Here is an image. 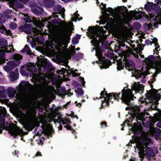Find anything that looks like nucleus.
<instances>
[{
  "label": "nucleus",
  "mask_w": 161,
  "mask_h": 161,
  "mask_svg": "<svg viewBox=\"0 0 161 161\" xmlns=\"http://www.w3.org/2000/svg\"><path fill=\"white\" fill-rule=\"evenodd\" d=\"M60 25L62 28L57 33L54 41L56 49L58 50H59L63 45L64 48L67 47L65 37L71 33L73 25L71 22L66 24L64 21H61Z\"/></svg>",
  "instance_id": "obj_1"
},
{
  "label": "nucleus",
  "mask_w": 161,
  "mask_h": 161,
  "mask_svg": "<svg viewBox=\"0 0 161 161\" xmlns=\"http://www.w3.org/2000/svg\"><path fill=\"white\" fill-rule=\"evenodd\" d=\"M153 58L151 56H149L146 60V63L148 69H149L151 68L156 69L155 73L153 75V76L154 77L157 74L161 71V59L159 58L158 60L154 64L153 63Z\"/></svg>",
  "instance_id": "obj_2"
},
{
  "label": "nucleus",
  "mask_w": 161,
  "mask_h": 161,
  "mask_svg": "<svg viewBox=\"0 0 161 161\" xmlns=\"http://www.w3.org/2000/svg\"><path fill=\"white\" fill-rule=\"evenodd\" d=\"M122 92V93L121 99L123 102L125 104L129 105L130 100L132 99L133 97L131 91L130 89H128L126 90L124 88Z\"/></svg>",
  "instance_id": "obj_3"
},
{
  "label": "nucleus",
  "mask_w": 161,
  "mask_h": 161,
  "mask_svg": "<svg viewBox=\"0 0 161 161\" xmlns=\"http://www.w3.org/2000/svg\"><path fill=\"white\" fill-rule=\"evenodd\" d=\"M99 31V30L97 27H90L89 28V31L90 32V37L92 39L91 42L93 46H95L97 45L98 41L95 36H99V33H98Z\"/></svg>",
  "instance_id": "obj_4"
},
{
  "label": "nucleus",
  "mask_w": 161,
  "mask_h": 161,
  "mask_svg": "<svg viewBox=\"0 0 161 161\" xmlns=\"http://www.w3.org/2000/svg\"><path fill=\"white\" fill-rule=\"evenodd\" d=\"M110 97H113L114 99H118L119 97V94L112 93L106 95L104 100H102V105H103L104 103H105V106L108 105V102L110 99Z\"/></svg>",
  "instance_id": "obj_5"
},
{
  "label": "nucleus",
  "mask_w": 161,
  "mask_h": 161,
  "mask_svg": "<svg viewBox=\"0 0 161 161\" xmlns=\"http://www.w3.org/2000/svg\"><path fill=\"white\" fill-rule=\"evenodd\" d=\"M147 146V145L143 144L140 142H138L136 143V147L138 149V151H139L138 153L140 156V157L142 158H143L144 157V150Z\"/></svg>",
  "instance_id": "obj_6"
},
{
  "label": "nucleus",
  "mask_w": 161,
  "mask_h": 161,
  "mask_svg": "<svg viewBox=\"0 0 161 161\" xmlns=\"http://www.w3.org/2000/svg\"><path fill=\"white\" fill-rule=\"evenodd\" d=\"M157 91L154 89H151L149 92L150 97L152 100H154L156 103L160 98V95L157 93Z\"/></svg>",
  "instance_id": "obj_7"
},
{
  "label": "nucleus",
  "mask_w": 161,
  "mask_h": 161,
  "mask_svg": "<svg viewBox=\"0 0 161 161\" xmlns=\"http://www.w3.org/2000/svg\"><path fill=\"white\" fill-rule=\"evenodd\" d=\"M124 59L125 61V68L129 71H133L134 66V62L131 60H129L128 59H126L125 56L124 57Z\"/></svg>",
  "instance_id": "obj_8"
},
{
  "label": "nucleus",
  "mask_w": 161,
  "mask_h": 161,
  "mask_svg": "<svg viewBox=\"0 0 161 161\" xmlns=\"http://www.w3.org/2000/svg\"><path fill=\"white\" fill-rule=\"evenodd\" d=\"M9 133L12 135L16 136L22 134L23 133V131L18 127L14 126L13 128L10 129Z\"/></svg>",
  "instance_id": "obj_9"
},
{
  "label": "nucleus",
  "mask_w": 161,
  "mask_h": 161,
  "mask_svg": "<svg viewBox=\"0 0 161 161\" xmlns=\"http://www.w3.org/2000/svg\"><path fill=\"white\" fill-rule=\"evenodd\" d=\"M143 86L140 85L139 82H135L132 87V90H134L136 93L142 91L143 89Z\"/></svg>",
  "instance_id": "obj_10"
},
{
  "label": "nucleus",
  "mask_w": 161,
  "mask_h": 161,
  "mask_svg": "<svg viewBox=\"0 0 161 161\" xmlns=\"http://www.w3.org/2000/svg\"><path fill=\"white\" fill-rule=\"evenodd\" d=\"M132 73L134 76L136 78H139L141 77L142 76H144L146 75L144 73H142L140 71L136 70H134Z\"/></svg>",
  "instance_id": "obj_11"
},
{
  "label": "nucleus",
  "mask_w": 161,
  "mask_h": 161,
  "mask_svg": "<svg viewBox=\"0 0 161 161\" xmlns=\"http://www.w3.org/2000/svg\"><path fill=\"white\" fill-rule=\"evenodd\" d=\"M115 22L119 24H122L124 23H125V22L118 15H116L114 17Z\"/></svg>",
  "instance_id": "obj_12"
},
{
  "label": "nucleus",
  "mask_w": 161,
  "mask_h": 161,
  "mask_svg": "<svg viewBox=\"0 0 161 161\" xmlns=\"http://www.w3.org/2000/svg\"><path fill=\"white\" fill-rule=\"evenodd\" d=\"M117 63V69L118 70L122 69L123 68V66L122 65L121 60L120 59L117 60L116 61Z\"/></svg>",
  "instance_id": "obj_13"
},
{
  "label": "nucleus",
  "mask_w": 161,
  "mask_h": 161,
  "mask_svg": "<svg viewBox=\"0 0 161 161\" xmlns=\"http://www.w3.org/2000/svg\"><path fill=\"white\" fill-rule=\"evenodd\" d=\"M157 39L156 38L153 37V43L155 44V47H156L154 49L153 52H155V51H158V48H159V46L157 43Z\"/></svg>",
  "instance_id": "obj_14"
},
{
  "label": "nucleus",
  "mask_w": 161,
  "mask_h": 161,
  "mask_svg": "<svg viewBox=\"0 0 161 161\" xmlns=\"http://www.w3.org/2000/svg\"><path fill=\"white\" fill-rule=\"evenodd\" d=\"M96 55L98 58L99 60L101 61V55L102 53L101 52L100 50L98 48H97L96 50Z\"/></svg>",
  "instance_id": "obj_15"
},
{
  "label": "nucleus",
  "mask_w": 161,
  "mask_h": 161,
  "mask_svg": "<svg viewBox=\"0 0 161 161\" xmlns=\"http://www.w3.org/2000/svg\"><path fill=\"white\" fill-rule=\"evenodd\" d=\"M153 19L158 22L161 23V13L160 15H155Z\"/></svg>",
  "instance_id": "obj_16"
},
{
  "label": "nucleus",
  "mask_w": 161,
  "mask_h": 161,
  "mask_svg": "<svg viewBox=\"0 0 161 161\" xmlns=\"http://www.w3.org/2000/svg\"><path fill=\"white\" fill-rule=\"evenodd\" d=\"M78 97L82 95L83 93V90L81 88H79L76 91Z\"/></svg>",
  "instance_id": "obj_17"
},
{
  "label": "nucleus",
  "mask_w": 161,
  "mask_h": 161,
  "mask_svg": "<svg viewBox=\"0 0 161 161\" xmlns=\"http://www.w3.org/2000/svg\"><path fill=\"white\" fill-rule=\"evenodd\" d=\"M70 71L73 76H76L78 75V74L75 73L77 71V69H75L74 70V69H71L70 70Z\"/></svg>",
  "instance_id": "obj_18"
},
{
  "label": "nucleus",
  "mask_w": 161,
  "mask_h": 161,
  "mask_svg": "<svg viewBox=\"0 0 161 161\" xmlns=\"http://www.w3.org/2000/svg\"><path fill=\"white\" fill-rule=\"evenodd\" d=\"M101 63H102L103 64V68L106 69L108 68L109 66V64H107L104 61H102Z\"/></svg>",
  "instance_id": "obj_19"
},
{
  "label": "nucleus",
  "mask_w": 161,
  "mask_h": 161,
  "mask_svg": "<svg viewBox=\"0 0 161 161\" xmlns=\"http://www.w3.org/2000/svg\"><path fill=\"white\" fill-rule=\"evenodd\" d=\"M75 47H72L70 48V50L67 52L68 54L70 55L73 53L75 51Z\"/></svg>",
  "instance_id": "obj_20"
},
{
  "label": "nucleus",
  "mask_w": 161,
  "mask_h": 161,
  "mask_svg": "<svg viewBox=\"0 0 161 161\" xmlns=\"http://www.w3.org/2000/svg\"><path fill=\"white\" fill-rule=\"evenodd\" d=\"M72 42L75 45L77 44L78 42V39L76 37H74L72 40Z\"/></svg>",
  "instance_id": "obj_21"
},
{
  "label": "nucleus",
  "mask_w": 161,
  "mask_h": 161,
  "mask_svg": "<svg viewBox=\"0 0 161 161\" xmlns=\"http://www.w3.org/2000/svg\"><path fill=\"white\" fill-rule=\"evenodd\" d=\"M9 27L10 29H14L17 27V25L15 23H12L10 24Z\"/></svg>",
  "instance_id": "obj_22"
},
{
  "label": "nucleus",
  "mask_w": 161,
  "mask_h": 161,
  "mask_svg": "<svg viewBox=\"0 0 161 161\" xmlns=\"http://www.w3.org/2000/svg\"><path fill=\"white\" fill-rule=\"evenodd\" d=\"M106 11L107 12H108L109 13H110L111 14H112V16L114 17V16H113L112 14L114 12V10L111 8H108L107 9H106Z\"/></svg>",
  "instance_id": "obj_23"
},
{
  "label": "nucleus",
  "mask_w": 161,
  "mask_h": 161,
  "mask_svg": "<svg viewBox=\"0 0 161 161\" xmlns=\"http://www.w3.org/2000/svg\"><path fill=\"white\" fill-rule=\"evenodd\" d=\"M14 58L16 59H20L22 58V56L18 54L14 55Z\"/></svg>",
  "instance_id": "obj_24"
},
{
  "label": "nucleus",
  "mask_w": 161,
  "mask_h": 161,
  "mask_svg": "<svg viewBox=\"0 0 161 161\" xmlns=\"http://www.w3.org/2000/svg\"><path fill=\"white\" fill-rule=\"evenodd\" d=\"M23 50L24 52H26L27 53H30L31 52L29 47L27 46H26L25 47Z\"/></svg>",
  "instance_id": "obj_25"
},
{
  "label": "nucleus",
  "mask_w": 161,
  "mask_h": 161,
  "mask_svg": "<svg viewBox=\"0 0 161 161\" xmlns=\"http://www.w3.org/2000/svg\"><path fill=\"white\" fill-rule=\"evenodd\" d=\"M13 63L12 62H9L8 64V65L7 66H5L4 68V70H5L6 71H8V68L9 67V64H12Z\"/></svg>",
  "instance_id": "obj_26"
},
{
  "label": "nucleus",
  "mask_w": 161,
  "mask_h": 161,
  "mask_svg": "<svg viewBox=\"0 0 161 161\" xmlns=\"http://www.w3.org/2000/svg\"><path fill=\"white\" fill-rule=\"evenodd\" d=\"M137 119H138L142 121H143L145 120L144 119L143 114H140L138 117Z\"/></svg>",
  "instance_id": "obj_27"
},
{
  "label": "nucleus",
  "mask_w": 161,
  "mask_h": 161,
  "mask_svg": "<svg viewBox=\"0 0 161 161\" xmlns=\"http://www.w3.org/2000/svg\"><path fill=\"white\" fill-rule=\"evenodd\" d=\"M40 30L36 29H34V32H35L36 34H38L40 33V31L42 30V29L40 28Z\"/></svg>",
  "instance_id": "obj_28"
},
{
  "label": "nucleus",
  "mask_w": 161,
  "mask_h": 161,
  "mask_svg": "<svg viewBox=\"0 0 161 161\" xmlns=\"http://www.w3.org/2000/svg\"><path fill=\"white\" fill-rule=\"evenodd\" d=\"M66 71V70L65 69H62L61 70L59 71L58 72L59 74L62 75V74H64V72H65Z\"/></svg>",
  "instance_id": "obj_29"
},
{
  "label": "nucleus",
  "mask_w": 161,
  "mask_h": 161,
  "mask_svg": "<svg viewBox=\"0 0 161 161\" xmlns=\"http://www.w3.org/2000/svg\"><path fill=\"white\" fill-rule=\"evenodd\" d=\"M148 14L149 15V18H152L154 17V14H153L151 13V12H149L148 13Z\"/></svg>",
  "instance_id": "obj_30"
},
{
  "label": "nucleus",
  "mask_w": 161,
  "mask_h": 161,
  "mask_svg": "<svg viewBox=\"0 0 161 161\" xmlns=\"http://www.w3.org/2000/svg\"><path fill=\"white\" fill-rule=\"evenodd\" d=\"M19 2H22L23 3H25L29 1L30 0H18Z\"/></svg>",
  "instance_id": "obj_31"
},
{
  "label": "nucleus",
  "mask_w": 161,
  "mask_h": 161,
  "mask_svg": "<svg viewBox=\"0 0 161 161\" xmlns=\"http://www.w3.org/2000/svg\"><path fill=\"white\" fill-rule=\"evenodd\" d=\"M81 82H82V85L83 86L84 85H85V81L84 80V79L83 77H82L81 78Z\"/></svg>",
  "instance_id": "obj_32"
},
{
  "label": "nucleus",
  "mask_w": 161,
  "mask_h": 161,
  "mask_svg": "<svg viewBox=\"0 0 161 161\" xmlns=\"http://www.w3.org/2000/svg\"><path fill=\"white\" fill-rule=\"evenodd\" d=\"M52 22L53 24H57L58 23V21L56 20V19H54L52 20Z\"/></svg>",
  "instance_id": "obj_33"
},
{
  "label": "nucleus",
  "mask_w": 161,
  "mask_h": 161,
  "mask_svg": "<svg viewBox=\"0 0 161 161\" xmlns=\"http://www.w3.org/2000/svg\"><path fill=\"white\" fill-rule=\"evenodd\" d=\"M11 48H10V50H11ZM4 51L5 52H9L11 51V50H10V51L8 50V47H7L4 50Z\"/></svg>",
  "instance_id": "obj_34"
},
{
  "label": "nucleus",
  "mask_w": 161,
  "mask_h": 161,
  "mask_svg": "<svg viewBox=\"0 0 161 161\" xmlns=\"http://www.w3.org/2000/svg\"><path fill=\"white\" fill-rule=\"evenodd\" d=\"M102 9L104 11L106 10V8L104 5H103V6L101 7Z\"/></svg>",
  "instance_id": "obj_35"
},
{
  "label": "nucleus",
  "mask_w": 161,
  "mask_h": 161,
  "mask_svg": "<svg viewBox=\"0 0 161 161\" xmlns=\"http://www.w3.org/2000/svg\"><path fill=\"white\" fill-rule=\"evenodd\" d=\"M62 1H64V2L67 3L70 1L69 0H61Z\"/></svg>",
  "instance_id": "obj_36"
},
{
  "label": "nucleus",
  "mask_w": 161,
  "mask_h": 161,
  "mask_svg": "<svg viewBox=\"0 0 161 161\" xmlns=\"http://www.w3.org/2000/svg\"><path fill=\"white\" fill-rule=\"evenodd\" d=\"M101 125H105V126H104V127L106 126V123L105 122H103L101 123Z\"/></svg>",
  "instance_id": "obj_37"
},
{
  "label": "nucleus",
  "mask_w": 161,
  "mask_h": 161,
  "mask_svg": "<svg viewBox=\"0 0 161 161\" xmlns=\"http://www.w3.org/2000/svg\"><path fill=\"white\" fill-rule=\"evenodd\" d=\"M104 92L103 91H102L100 93V95L101 96H102L104 95Z\"/></svg>",
  "instance_id": "obj_38"
},
{
  "label": "nucleus",
  "mask_w": 161,
  "mask_h": 161,
  "mask_svg": "<svg viewBox=\"0 0 161 161\" xmlns=\"http://www.w3.org/2000/svg\"><path fill=\"white\" fill-rule=\"evenodd\" d=\"M66 128L67 129H68V130H70V129H71V127H70V126H67V127H66Z\"/></svg>",
  "instance_id": "obj_39"
},
{
  "label": "nucleus",
  "mask_w": 161,
  "mask_h": 161,
  "mask_svg": "<svg viewBox=\"0 0 161 161\" xmlns=\"http://www.w3.org/2000/svg\"><path fill=\"white\" fill-rule=\"evenodd\" d=\"M150 151L151 152H152V149H149L148 150H147L146 151V152H147V153H149V152H148V151Z\"/></svg>",
  "instance_id": "obj_40"
},
{
  "label": "nucleus",
  "mask_w": 161,
  "mask_h": 161,
  "mask_svg": "<svg viewBox=\"0 0 161 161\" xmlns=\"http://www.w3.org/2000/svg\"><path fill=\"white\" fill-rule=\"evenodd\" d=\"M52 18V17L51 16H50L49 17H48L47 19L48 20H50Z\"/></svg>",
  "instance_id": "obj_41"
},
{
  "label": "nucleus",
  "mask_w": 161,
  "mask_h": 161,
  "mask_svg": "<svg viewBox=\"0 0 161 161\" xmlns=\"http://www.w3.org/2000/svg\"><path fill=\"white\" fill-rule=\"evenodd\" d=\"M36 155L37 156H39V155H41V153H39V152H38L37 153H36Z\"/></svg>",
  "instance_id": "obj_42"
},
{
  "label": "nucleus",
  "mask_w": 161,
  "mask_h": 161,
  "mask_svg": "<svg viewBox=\"0 0 161 161\" xmlns=\"http://www.w3.org/2000/svg\"><path fill=\"white\" fill-rule=\"evenodd\" d=\"M74 15L76 17H77L79 16V15L77 14H74Z\"/></svg>",
  "instance_id": "obj_43"
},
{
  "label": "nucleus",
  "mask_w": 161,
  "mask_h": 161,
  "mask_svg": "<svg viewBox=\"0 0 161 161\" xmlns=\"http://www.w3.org/2000/svg\"><path fill=\"white\" fill-rule=\"evenodd\" d=\"M10 31H8L7 32V33L8 34H10Z\"/></svg>",
  "instance_id": "obj_44"
},
{
  "label": "nucleus",
  "mask_w": 161,
  "mask_h": 161,
  "mask_svg": "<svg viewBox=\"0 0 161 161\" xmlns=\"http://www.w3.org/2000/svg\"><path fill=\"white\" fill-rule=\"evenodd\" d=\"M2 44V41L1 39H0V45H1Z\"/></svg>",
  "instance_id": "obj_45"
},
{
  "label": "nucleus",
  "mask_w": 161,
  "mask_h": 161,
  "mask_svg": "<svg viewBox=\"0 0 161 161\" xmlns=\"http://www.w3.org/2000/svg\"><path fill=\"white\" fill-rule=\"evenodd\" d=\"M129 108H130L129 107H127L125 109L126 110H128Z\"/></svg>",
  "instance_id": "obj_46"
},
{
  "label": "nucleus",
  "mask_w": 161,
  "mask_h": 161,
  "mask_svg": "<svg viewBox=\"0 0 161 161\" xmlns=\"http://www.w3.org/2000/svg\"><path fill=\"white\" fill-rule=\"evenodd\" d=\"M130 161H134V160L132 159H130Z\"/></svg>",
  "instance_id": "obj_47"
},
{
  "label": "nucleus",
  "mask_w": 161,
  "mask_h": 161,
  "mask_svg": "<svg viewBox=\"0 0 161 161\" xmlns=\"http://www.w3.org/2000/svg\"><path fill=\"white\" fill-rule=\"evenodd\" d=\"M149 7V5H146V8H147V7Z\"/></svg>",
  "instance_id": "obj_48"
},
{
  "label": "nucleus",
  "mask_w": 161,
  "mask_h": 161,
  "mask_svg": "<svg viewBox=\"0 0 161 161\" xmlns=\"http://www.w3.org/2000/svg\"><path fill=\"white\" fill-rule=\"evenodd\" d=\"M47 3H48V1H46V2H45V4H47Z\"/></svg>",
  "instance_id": "obj_49"
},
{
  "label": "nucleus",
  "mask_w": 161,
  "mask_h": 161,
  "mask_svg": "<svg viewBox=\"0 0 161 161\" xmlns=\"http://www.w3.org/2000/svg\"><path fill=\"white\" fill-rule=\"evenodd\" d=\"M79 50H80V48H77L76 49V50L77 51H79Z\"/></svg>",
  "instance_id": "obj_50"
},
{
  "label": "nucleus",
  "mask_w": 161,
  "mask_h": 161,
  "mask_svg": "<svg viewBox=\"0 0 161 161\" xmlns=\"http://www.w3.org/2000/svg\"><path fill=\"white\" fill-rule=\"evenodd\" d=\"M78 106H79V107H80V103H79L78 104Z\"/></svg>",
  "instance_id": "obj_51"
},
{
  "label": "nucleus",
  "mask_w": 161,
  "mask_h": 161,
  "mask_svg": "<svg viewBox=\"0 0 161 161\" xmlns=\"http://www.w3.org/2000/svg\"><path fill=\"white\" fill-rule=\"evenodd\" d=\"M41 25H42V26H43V24L42 23H41Z\"/></svg>",
  "instance_id": "obj_52"
},
{
  "label": "nucleus",
  "mask_w": 161,
  "mask_h": 161,
  "mask_svg": "<svg viewBox=\"0 0 161 161\" xmlns=\"http://www.w3.org/2000/svg\"><path fill=\"white\" fill-rule=\"evenodd\" d=\"M9 11V13H11V10H9L8 11Z\"/></svg>",
  "instance_id": "obj_53"
},
{
  "label": "nucleus",
  "mask_w": 161,
  "mask_h": 161,
  "mask_svg": "<svg viewBox=\"0 0 161 161\" xmlns=\"http://www.w3.org/2000/svg\"><path fill=\"white\" fill-rule=\"evenodd\" d=\"M72 19V20L73 21H75L73 19Z\"/></svg>",
  "instance_id": "obj_54"
},
{
  "label": "nucleus",
  "mask_w": 161,
  "mask_h": 161,
  "mask_svg": "<svg viewBox=\"0 0 161 161\" xmlns=\"http://www.w3.org/2000/svg\"><path fill=\"white\" fill-rule=\"evenodd\" d=\"M122 1L123 2H125L126 1V0H123Z\"/></svg>",
  "instance_id": "obj_55"
},
{
  "label": "nucleus",
  "mask_w": 161,
  "mask_h": 161,
  "mask_svg": "<svg viewBox=\"0 0 161 161\" xmlns=\"http://www.w3.org/2000/svg\"><path fill=\"white\" fill-rule=\"evenodd\" d=\"M2 131L0 130V133H2Z\"/></svg>",
  "instance_id": "obj_56"
},
{
  "label": "nucleus",
  "mask_w": 161,
  "mask_h": 161,
  "mask_svg": "<svg viewBox=\"0 0 161 161\" xmlns=\"http://www.w3.org/2000/svg\"><path fill=\"white\" fill-rule=\"evenodd\" d=\"M63 9L64 10H64H65V9H64V8H63Z\"/></svg>",
  "instance_id": "obj_57"
},
{
  "label": "nucleus",
  "mask_w": 161,
  "mask_h": 161,
  "mask_svg": "<svg viewBox=\"0 0 161 161\" xmlns=\"http://www.w3.org/2000/svg\"><path fill=\"white\" fill-rule=\"evenodd\" d=\"M27 126V127L29 128V127L28 126Z\"/></svg>",
  "instance_id": "obj_58"
},
{
  "label": "nucleus",
  "mask_w": 161,
  "mask_h": 161,
  "mask_svg": "<svg viewBox=\"0 0 161 161\" xmlns=\"http://www.w3.org/2000/svg\"><path fill=\"white\" fill-rule=\"evenodd\" d=\"M48 6H49V7H50V6H51V5H49Z\"/></svg>",
  "instance_id": "obj_59"
},
{
  "label": "nucleus",
  "mask_w": 161,
  "mask_h": 161,
  "mask_svg": "<svg viewBox=\"0 0 161 161\" xmlns=\"http://www.w3.org/2000/svg\"><path fill=\"white\" fill-rule=\"evenodd\" d=\"M100 98H101V97H100Z\"/></svg>",
  "instance_id": "obj_60"
},
{
  "label": "nucleus",
  "mask_w": 161,
  "mask_h": 161,
  "mask_svg": "<svg viewBox=\"0 0 161 161\" xmlns=\"http://www.w3.org/2000/svg\"><path fill=\"white\" fill-rule=\"evenodd\" d=\"M9 47H11V46H10Z\"/></svg>",
  "instance_id": "obj_61"
},
{
  "label": "nucleus",
  "mask_w": 161,
  "mask_h": 161,
  "mask_svg": "<svg viewBox=\"0 0 161 161\" xmlns=\"http://www.w3.org/2000/svg\"><path fill=\"white\" fill-rule=\"evenodd\" d=\"M103 4V3H101V4Z\"/></svg>",
  "instance_id": "obj_62"
},
{
  "label": "nucleus",
  "mask_w": 161,
  "mask_h": 161,
  "mask_svg": "<svg viewBox=\"0 0 161 161\" xmlns=\"http://www.w3.org/2000/svg\"><path fill=\"white\" fill-rule=\"evenodd\" d=\"M156 151H157V149H156Z\"/></svg>",
  "instance_id": "obj_63"
},
{
  "label": "nucleus",
  "mask_w": 161,
  "mask_h": 161,
  "mask_svg": "<svg viewBox=\"0 0 161 161\" xmlns=\"http://www.w3.org/2000/svg\"><path fill=\"white\" fill-rule=\"evenodd\" d=\"M86 0H84V1H85Z\"/></svg>",
  "instance_id": "obj_64"
}]
</instances>
